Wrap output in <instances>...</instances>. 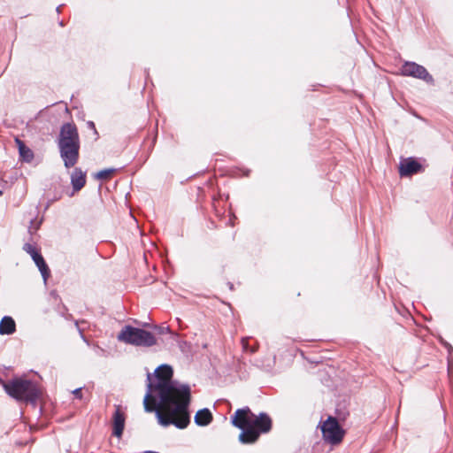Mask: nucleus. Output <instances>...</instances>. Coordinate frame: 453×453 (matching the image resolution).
<instances>
[{
	"mask_svg": "<svg viewBox=\"0 0 453 453\" xmlns=\"http://www.w3.org/2000/svg\"><path fill=\"white\" fill-rule=\"evenodd\" d=\"M231 423L242 430L239 441L243 444L256 442L261 434H266L272 429L273 425L268 414L261 412L256 415L249 407L236 410L231 417Z\"/></svg>",
	"mask_w": 453,
	"mask_h": 453,
	"instance_id": "obj_2",
	"label": "nucleus"
},
{
	"mask_svg": "<svg viewBox=\"0 0 453 453\" xmlns=\"http://www.w3.org/2000/svg\"><path fill=\"white\" fill-rule=\"evenodd\" d=\"M212 421V414L209 409L198 411L195 416V423L199 426H205Z\"/></svg>",
	"mask_w": 453,
	"mask_h": 453,
	"instance_id": "obj_13",
	"label": "nucleus"
},
{
	"mask_svg": "<svg viewBox=\"0 0 453 453\" xmlns=\"http://www.w3.org/2000/svg\"><path fill=\"white\" fill-rule=\"evenodd\" d=\"M125 413L121 411V407L117 405L112 417L113 431L112 434L116 437H121L125 427Z\"/></svg>",
	"mask_w": 453,
	"mask_h": 453,
	"instance_id": "obj_10",
	"label": "nucleus"
},
{
	"mask_svg": "<svg viewBox=\"0 0 453 453\" xmlns=\"http://www.w3.org/2000/svg\"><path fill=\"white\" fill-rule=\"evenodd\" d=\"M23 250L31 256L32 259L34 260L39 271L41 272L44 280H46L50 275V270L42 256L39 253L37 249L33 244L30 243H25L23 246Z\"/></svg>",
	"mask_w": 453,
	"mask_h": 453,
	"instance_id": "obj_9",
	"label": "nucleus"
},
{
	"mask_svg": "<svg viewBox=\"0 0 453 453\" xmlns=\"http://www.w3.org/2000/svg\"><path fill=\"white\" fill-rule=\"evenodd\" d=\"M173 369L168 365L158 366L154 372L147 375V391L143 399L144 410L155 411L158 423L163 426L174 425L183 429L190 422L188 408L190 403V388L173 380Z\"/></svg>",
	"mask_w": 453,
	"mask_h": 453,
	"instance_id": "obj_1",
	"label": "nucleus"
},
{
	"mask_svg": "<svg viewBox=\"0 0 453 453\" xmlns=\"http://www.w3.org/2000/svg\"><path fill=\"white\" fill-rule=\"evenodd\" d=\"M242 344L243 349H248V339L247 338H242Z\"/></svg>",
	"mask_w": 453,
	"mask_h": 453,
	"instance_id": "obj_18",
	"label": "nucleus"
},
{
	"mask_svg": "<svg viewBox=\"0 0 453 453\" xmlns=\"http://www.w3.org/2000/svg\"><path fill=\"white\" fill-rule=\"evenodd\" d=\"M114 172V168L104 169L96 174V178L98 180H106L110 178Z\"/></svg>",
	"mask_w": 453,
	"mask_h": 453,
	"instance_id": "obj_15",
	"label": "nucleus"
},
{
	"mask_svg": "<svg viewBox=\"0 0 453 453\" xmlns=\"http://www.w3.org/2000/svg\"><path fill=\"white\" fill-rule=\"evenodd\" d=\"M5 392L17 401L35 402L40 391L35 383L29 380L13 379L8 382L2 381Z\"/></svg>",
	"mask_w": 453,
	"mask_h": 453,
	"instance_id": "obj_4",
	"label": "nucleus"
},
{
	"mask_svg": "<svg viewBox=\"0 0 453 453\" xmlns=\"http://www.w3.org/2000/svg\"><path fill=\"white\" fill-rule=\"evenodd\" d=\"M425 166L419 159L410 157L402 158L399 163V174L401 177H409L413 174L423 173Z\"/></svg>",
	"mask_w": 453,
	"mask_h": 453,
	"instance_id": "obj_8",
	"label": "nucleus"
},
{
	"mask_svg": "<svg viewBox=\"0 0 453 453\" xmlns=\"http://www.w3.org/2000/svg\"><path fill=\"white\" fill-rule=\"evenodd\" d=\"M16 331L14 319L10 316H4L0 321V334H12Z\"/></svg>",
	"mask_w": 453,
	"mask_h": 453,
	"instance_id": "obj_12",
	"label": "nucleus"
},
{
	"mask_svg": "<svg viewBox=\"0 0 453 453\" xmlns=\"http://www.w3.org/2000/svg\"><path fill=\"white\" fill-rule=\"evenodd\" d=\"M73 394L75 396V398H78V399H81L82 398L81 388L74 389L73 391Z\"/></svg>",
	"mask_w": 453,
	"mask_h": 453,
	"instance_id": "obj_17",
	"label": "nucleus"
},
{
	"mask_svg": "<svg viewBox=\"0 0 453 453\" xmlns=\"http://www.w3.org/2000/svg\"><path fill=\"white\" fill-rule=\"evenodd\" d=\"M16 142L19 144V150L20 156L27 161L32 160L34 157L32 150L29 148L26 147L20 140L16 139Z\"/></svg>",
	"mask_w": 453,
	"mask_h": 453,
	"instance_id": "obj_14",
	"label": "nucleus"
},
{
	"mask_svg": "<svg viewBox=\"0 0 453 453\" xmlns=\"http://www.w3.org/2000/svg\"><path fill=\"white\" fill-rule=\"evenodd\" d=\"M321 431L324 440L331 444L340 443L345 434L338 420L334 417H328L321 424Z\"/></svg>",
	"mask_w": 453,
	"mask_h": 453,
	"instance_id": "obj_6",
	"label": "nucleus"
},
{
	"mask_svg": "<svg viewBox=\"0 0 453 453\" xmlns=\"http://www.w3.org/2000/svg\"><path fill=\"white\" fill-rule=\"evenodd\" d=\"M401 74L414 77L427 83L434 82V79L427 70L415 62L406 61L401 68Z\"/></svg>",
	"mask_w": 453,
	"mask_h": 453,
	"instance_id": "obj_7",
	"label": "nucleus"
},
{
	"mask_svg": "<svg viewBox=\"0 0 453 453\" xmlns=\"http://www.w3.org/2000/svg\"><path fill=\"white\" fill-rule=\"evenodd\" d=\"M2 195H3V192H2V190H0V196H1Z\"/></svg>",
	"mask_w": 453,
	"mask_h": 453,
	"instance_id": "obj_19",
	"label": "nucleus"
},
{
	"mask_svg": "<svg viewBox=\"0 0 453 453\" xmlns=\"http://www.w3.org/2000/svg\"><path fill=\"white\" fill-rule=\"evenodd\" d=\"M71 183L75 191L81 190L86 183V174L81 168H75L71 175Z\"/></svg>",
	"mask_w": 453,
	"mask_h": 453,
	"instance_id": "obj_11",
	"label": "nucleus"
},
{
	"mask_svg": "<svg viewBox=\"0 0 453 453\" xmlns=\"http://www.w3.org/2000/svg\"><path fill=\"white\" fill-rule=\"evenodd\" d=\"M59 155L65 168L73 167L80 157L81 141L77 127L73 123H65L58 138Z\"/></svg>",
	"mask_w": 453,
	"mask_h": 453,
	"instance_id": "obj_3",
	"label": "nucleus"
},
{
	"mask_svg": "<svg viewBox=\"0 0 453 453\" xmlns=\"http://www.w3.org/2000/svg\"><path fill=\"white\" fill-rule=\"evenodd\" d=\"M87 126L89 129H91L95 134V140H97L99 138L98 132L96 128L95 123L93 121H88Z\"/></svg>",
	"mask_w": 453,
	"mask_h": 453,
	"instance_id": "obj_16",
	"label": "nucleus"
},
{
	"mask_svg": "<svg viewBox=\"0 0 453 453\" xmlns=\"http://www.w3.org/2000/svg\"><path fill=\"white\" fill-rule=\"evenodd\" d=\"M117 338L119 342L134 346L151 347L157 342L150 332L131 326H124Z\"/></svg>",
	"mask_w": 453,
	"mask_h": 453,
	"instance_id": "obj_5",
	"label": "nucleus"
}]
</instances>
